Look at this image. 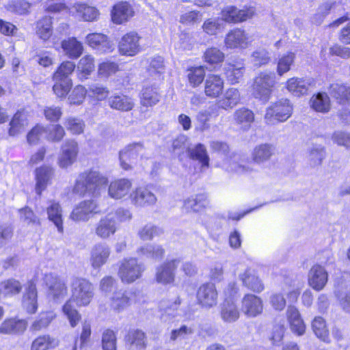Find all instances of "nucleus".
I'll use <instances>...</instances> for the list:
<instances>
[{"label":"nucleus","instance_id":"4","mask_svg":"<svg viewBox=\"0 0 350 350\" xmlns=\"http://www.w3.org/2000/svg\"><path fill=\"white\" fill-rule=\"evenodd\" d=\"M210 146L213 150L219 154L221 161L217 162V167L228 172L241 174L247 172L245 166L237 163L236 155H228L229 148L226 143L215 141L212 142Z\"/></svg>","mask_w":350,"mask_h":350},{"label":"nucleus","instance_id":"10","mask_svg":"<svg viewBox=\"0 0 350 350\" xmlns=\"http://www.w3.org/2000/svg\"><path fill=\"white\" fill-rule=\"evenodd\" d=\"M140 37L135 31L126 33L120 40L118 51L122 55L133 57L141 51Z\"/></svg>","mask_w":350,"mask_h":350},{"label":"nucleus","instance_id":"22","mask_svg":"<svg viewBox=\"0 0 350 350\" xmlns=\"http://www.w3.org/2000/svg\"><path fill=\"white\" fill-rule=\"evenodd\" d=\"M179 259H174L164 262L157 269L156 280L163 284H170L174 280V270L180 265Z\"/></svg>","mask_w":350,"mask_h":350},{"label":"nucleus","instance_id":"27","mask_svg":"<svg viewBox=\"0 0 350 350\" xmlns=\"http://www.w3.org/2000/svg\"><path fill=\"white\" fill-rule=\"evenodd\" d=\"M48 219L57 228L58 232H64L63 210L60 204L55 200H49L46 207Z\"/></svg>","mask_w":350,"mask_h":350},{"label":"nucleus","instance_id":"59","mask_svg":"<svg viewBox=\"0 0 350 350\" xmlns=\"http://www.w3.org/2000/svg\"><path fill=\"white\" fill-rule=\"evenodd\" d=\"M88 94V90L82 85H76L68 95V100L70 105H79L82 104Z\"/></svg>","mask_w":350,"mask_h":350},{"label":"nucleus","instance_id":"54","mask_svg":"<svg viewBox=\"0 0 350 350\" xmlns=\"http://www.w3.org/2000/svg\"><path fill=\"white\" fill-rule=\"evenodd\" d=\"M53 91L60 98H65L72 86V79H53Z\"/></svg>","mask_w":350,"mask_h":350},{"label":"nucleus","instance_id":"58","mask_svg":"<svg viewBox=\"0 0 350 350\" xmlns=\"http://www.w3.org/2000/svg\"><path fill=\"white\" fill-rule=\"evenodd\" d=\"M224 27L223 21L219 18H208L204 21L202 27L204 32L210 36L217 35Z\"/></svg>","mask_w":350,"mask_h":350},{"label":"nucleus","instance_id":"23","mask_svg":"<svg viewBox=\"0 0 350 350\" xmlns=\"http://www.w3.org/2000/svg\"><path fill=\"white\" fill-rule=\"evenodd\" d=\"M117 228V221L115 220V215L113 213H109L102 217L97 223L95 228V233L101 239H107L115 234Z\"/></svg>","mask_w":350,"mask_h":350},{"label":"nucleus","instance_id":"5","mask_svg":"<svg viewBox=\"0 0 350 350\" xmlns=\"http://www.w3.org/2000/svg\"><path fill=\"white\" fill-rule=\"evenodd\" d=\"M293 106L288 99H280L267 109L265 120L267 124L273 125L286 121L292 115Z\"/></svg>","mask_w":350,"mask_h":350},{"label":"nucleus","instance_id":"29","mask_svg":"<svg viewBox=\"0 0 350 350\" xmlns=\"http://www.w3.org/2000/svg\"><path fill=\"white\" fill-rule=\"evenodd\" d=\"M286 317L291 331L297 336L305 333L306 325L298 309L294 306H289L286 310Z\"/></svg>","mask_w":350,"mask_h":350},{"label":"nucleus","instance_id":"37","mask_svg":"<svg viewBox=\"0 0 350 350\" xmlns=\"http://www.w3.org/2000/svg\"><path fill=\"white\" fill-rule=\"evenodd\" d=\"M64 54L69 58L76 59L83 51V46L76 38H68L64 40L61 44Z\"/></svg>","mask_w":350,"mask_h":350},{"label":"nucleus","instance_id":"1","mask_svg":"<svg viewBox=\"0 0 350 350\" xmlns=\"http://www.w3.org/2000/svg\"><path fill=\"white\" fill-rule=\"evenodd\" d=\"M94 287L88 280L75 278L71 282V297L62 307L64 315L68 319L70 327H75L79 323L81 316L74 307L88 306L94 297Z\"/></svg>","mask_w":350,"mask_h":350},{"label":"nucleus","instance_id":"14","mask_svg":"<svg viewBox=\"0 0 350 350\" xmlns=\"http://www.w3.org/2000/svg\"><path fill=\"white\" fill-rule=\"evenodd\" d=\"M79 152L78 144L72 139L66 140L62 146L61 153L58 157V164L62 168L72 165L77 159Z\"/></svg>","mask_w":350,"mask_h":350},{"label":"nucleus","instance_id":"40","mask_svg":"<svg viewBox=\"0 0 350 350\" xmlns=\"http://www.w3.org/2000/svg\"><path fill=\"white\" fill-rule=\"evenodd\" d=\"M220 316L224 322L231 323L238 320L240 312L233 301L226 300L221 306Z\"/></svg>","mask_w":350,"mask_h":350},{"label":"nucleus","instance_id":"36","mask_svg":"<svg viewBox=\"0 0 350 350\" xmlns=\"http://www.w3.org/2000/svg\"><path fill=\"white\" fill-rule=\"evenodd\" d=\"M235 124L242 130H248L254 120L253 111L245 107L237 109L233 113Z\"/></svg>","mask_w":350,"mask_h":350},{"label":"nucleus","instance_id":"45","mask_svg":"<svg viewBox=\"0 0 350 350\" xmlns=\"http://www.w3.org/2000/svg\"><path fill=\"white\" fill-rule=\"evenodd\" d=\"M160 98L155 86H144L141 94V104L144 107H152L159 102Z\"/></svg>","mask_w":350,"mask_h":350},{"label":"nucleus","instance_id":"24","mask_svg":"<svg viewBox=\"0 0 350 350\" xmlns=\"http://www.w3.org/2000/svg\"><path fill=\"white\" fill-rule=\"evenodd\" d=\"M111 254L110 247L105 243L95 245L90 254V263L94 269H98L105 265Z\"/></svg>","mask_w":350,"mask_h":350},{"label":"nucleus","instance_id":"9","mask_svg":"<svg viewBox=\"0 0 350 350\" xmlns=\"http://www.w3.org/2000/svg\"><path fill=\"white\" fill-rule=\"evenodd\" d=\"M100 213L94 200H83L77 204L72 211L70 218L75 221H88L94 215Z\"/></svg>","mask_w":350,"mask_h":350},{"label":"nucleus","instance_id":"53","mask_svg":"<svg viewBox=\"0 0 350 350\" xmlns=\"http://www.w3.org/2000/svg\"><path fill=\"white\" fill-rule=\"evenodd\" d=\"M59 345L58 340L49 335L36 338L31 344V350H48L55 348Z\"/></svg>","mask_w":350,"mask_h":350},{"label":"nucleus","instance_id":"2","mask_svg":"<svg viewBox=\"0 0 350 350\" xmlns=\"http://www.w3.org/2000/svg\"><path fill=\"white\" fill-rule=\"evenodd\" d=\"M108 183L107 178L97 171H90L79 175L72 191L83 196L85 194L96 195Z\"/></svg>","mask_w":350,"mask_h":350},{"label":"nucleus","instance_id":"42","mask_svg":"<svg viewBox=\"0 0 350 350\" xmlns=\"http://www.w3.org/2000/svg\"><path fill=\"white\" fill-rule=\"evenodd\" d=\"M136 252L140 257L155 260L161 258L165 252L161 245L150 243L139 247Z\"/></svg>","mask_w":350,"mask_h":350},{"label":"nucleus","instance_id":"18","mask_svg":"<svg viewBox=\"0 0 350 350\" xmlns=\"http://www.w3.org/2000/svg\"><path fill=\"white\" fill-rule=\"evenodd\" d=\"M241 310L247 317H256L263 311L262 300L254 294H246L242 299Z\"/></svg>","mask_w":350,"mask_h":350},{"label":"nucleus","instance_id":"48","mask_svg":"<svg viewBox=\"0 0 350 350\" xmlns=\"http://www.w3.org/2000/svg\"><path fill=\"white\" fill-rule=\"evenodd\" d=\"M36 33L43 40H47L53 33L52 18L45 16L36 24Z\"/></svg>","mask_w":350,"mask_h":350},{"label":"nucleus","instance_id":"11","mask_svg":"<svg viewBox=\"0 0 350 350\" xmlns=\"http://www.w3.org/2000/svg\"><path fill=\"white\" fill-rule=\"evenodd\" d=\"M255 14V8L252 6L245 7L242 10L229 5L221 11V20L228 23H240L250 19Z\"/></svg>","mask_w":350,"mask_h":350},{"label":"nucleus","instance_id":"33","mask_svg":"<svg viewBox=\"0 0 350 350\" xmlns=\"http://www.w3.org/2000/svg\"><path fill=\"white\" fill-rule=\"evenodd\" d=\"M310 84V79L292 77L287 80L286 88L291 94L295 96H301L307 93Z\"/></svg>","mask_w":350,"mask_h":350},{"label":"nucleus","instance_id":"43","mask_svg":"<svg viewBox=\"0 0 350 350\" xmlns=\"http://www.w3.org/2000/svg\"><path fill=\"white\" fill-rule=\"evenodd\" d=\"M111 108L116 110L128 111L134 107L133 99L126 95H114L108 100Z\"/></svg>","mask_w":350,"mask_h":350},{"label":"nucleus","instance_id":"46","mask_svg":"<svg viewBox=\"0 0 350 350\" xmlns=\"http://www.w3.org/2000/svg\"><path fill=\"white\" fill-rule=\"evenodd\" d=\"M310 104L317 112L327 113L330 109V100L325 93L319 92L313 95L310 100Z\"/></svg>","mask_w":350,"mask_h":350},{"label":"nucleus","instance_id":"31","mask_svg":"<svg viewBox=\"0 0 350 350\" xmlns=\"http://www.w3.org/2000/svg\"><path fill=\"white\" fill-rule=\"evenodd\" d=\"M241 100V96L239 90L235 88H228L223 96L218 100L219 107L224 110H230L239 105Z\"/></svg>","mask_w":350,"mask_h":350},{"label":"nucleus","instance_id":"63","mask_svg":"<svg viewBox=\"0 0 350 350\" xmlns=\"http://www.w3.org/2000/svg\"><path fill=\"white\" fill-rule=\"evenodd\" d=\"M224 58V53L216 47L208 48L204 53V61L211 65L219 64Z\"/></svg>","mask_w":350,"mask_h":350},{"label":"nucleus","instance_id":"34","mask_svg":"<svg viewBox=\"0 0 350 350\" xmlns=\"http://www.w3.org/2000/svg\"><path fill=\"white\" fill-rule=\"evenodd\" d=\"M224 70L228 81L231 84L238 83L243 76L245 71L244 63L242 60L228 62Z\"/></svg>","mask_w":350,"mask_h":350},{"label":"nucleus","instance_id":"6","mask_svg":"<svg viewBox=\"0 0 350 350\" xmlns=\"http://www.w3.org/2000/svg\"><path fill=\"white\" fill-rule=\"evenodd\" d=\"M144 271V265L131 258L121 261L118 274L123 283L130 284L139 279Z\"/></svg>","mask_w":350,"mask_h":350},{"label":"nucleus","instance_id":"12","mask_svg":"<svg viewBox=\"0 0 350 350\" xmlns=\"http://www.w3.org/2000/svg\"><path fill=\"white\" fill-rule=\"evenodd\" d=\"M44 281L49 288V295L54 300L64 299L67 295L66 282L53 273H46Z\"/></svg>","mask_w":350,"mask_h":350},{"label":"nucleus","instance_id":"47","mask_svg":"<svg viewBox=\"0 0 350 350\" xmlns=\"http://www.w3.org/2000/svg\"><path fill=\"white\" fill-rule=\"evenodd\" d=\"M312 329L315 336L324 342H331L329 330L325 321L321 317H316L312 322Z\"/></svg>","mask_w":350,"mask_h":350},{"label":"nucleus","instance_id":"7","mask_svg":"<svg viewBox=\"0 0 350 350\" xmlns=\"http://www.w3.org/2000/svg\"><path fill=\"white\" fill-rule=\"evenodd\" d=\"M237 275L243 286L254 293H261L265 289V285L254 269L239 265L237 267Z\"/></svg>","mask_w":350,"mask_h":350},{"label":"nucleus","instance_id":"3","mask_svg":"<svg viewBox=\"0 0 350 350\" xmlns=\"http://www.w3.org/2000/svg\"><path fill=\"white\" fill-rule=\"evenodd\" d=\"M275 84V76L271 72H262L254 79L251 87V94L256 98L267 102Z\"/></svg>","mask_w":350,"mask_h":350},{"label":"nucleus","instance_id":"49","mask_svg":"<svg viewBox=\"0 0 350 350\" xmlns=\"http://www.w3.org/2000/svg\"><path fill=\"white\" fill-rule=\"evenodd\" d=\"M274 152V147L270 144H264L257 146L253 151L252 159L257 163L269 160Z\"/></svg>","mask_w":350,"mask_h":350},{"label":"nucleus","instance_id":"20","mask_svg":"<svg viewBox=\"0 0 350 350\" xmlns=\"http://www.w3.org/2000/svg\"><path fill=\"white\" fill-rule=\"evenodd\" d=\"M87 44L100 53H110L113 50V44L108 37L103 33H92L86 36Z\"/></svg>","mask_w":350,"mask_h":350},{"label":"nucleus","instance_id":"57","mask_svg":"<svg viewBox=\"0 0 350 350\" xmlns=\"http://www.w3.org/2000/svg\"><path fill=\"white\" fill-rule=\"evenodd\" d=\"M163 234L162 228L148 224L141 228L138 231L139 237L143 241H150Z\"/></svg>","mask_w":350,"mask_h":350},{"label":"nucleus","instance_id":"32","mask_svg":"<svg viewBox=\"0 0 350 350\" xmlns=\"http://www.w3.org/2000/svg\"><path fill=\"white\" fill-rule=\"evenodd\" d=\"M69 13L74 15L75 13L85 21H93L96 20L99 12L93 6L85 3H77L69 10Z\"/></svg>","mask_w":350,"mask_h":350},{"label":"nucleus","instance_id":"61","mask_svg":"<svg viewBox=\"0 0 350 350\" xmlns=\"http://www.w3.org/2000/svg\"><path fill=\"white\" fill-rule=\"evenodd\" d=\"M76 65L71 61L63 62L53 73V79H70L69 76L74 72Z\"/></svg>","mask_w":350,"mask_h":350},{"label":"nucleus","instance_id":"16","mask_svg":"<svg viewBox=\"0 0 350 350\" xmlns=\"http://www.w3.org/2000/svg\"><path fill=\"white\" fill-rule=\"evenodd\" d=\"M224 88V80L219 75L208 74L204 83V94L211 98H217L219 97Z\"/></svg>","mask_w":350,"mask_h":350},{"label":"nucleus","instance_id":"60","mask_svg":"<svg viewBox=\"0 0 350 350\" xmlns=\"http://www.w3.org/2000/svg\"><path fill=\"white\" fill-rule=\"evenodd\" d=\"M30 7L31 4L25 0H12L5 5L7 10L20 15L29 13Z\"/></svg>","mask_w":350,"mask_h":350},{"label":"nucleus","instance_id":"8","mask_svg":"<svg viewBox=\"0 0 350 350\" xmlns=\"http://www.w3.org/2000/svg\"><path fill=\"white\" fill-rule=\"evenodd\" d=\"M145 152L144 146L140 143L129 144L119 152L121 167L124 170H132L137 163L138 157H142Z\"/></svg>","mask_w":350,"mask_h":350},{"label":"nucleus","instance_id":"30","mask_svg":"<svg viewBox=\"0 0 350 350\" xmlns=\"http://www.w3.org/2000/svg\"><path fill=\"white\" fill-rule=\"evenodd\" d=\"M25 320L16 318L5 319L0 325V333L3 334H21L27 329Z\"/></svg>","mask_w":350,"mask_h":350},{"label":"nucleus","instance_id":"28","mask_svg":"<svg viewBox=\"0 0 350 350\" xmlns=\"http://www.w3.org/2000/svg\"><path fill=\"white\" fill-rule=\"evenodd\" d=\"M134 14L131 5L127 2H119L113 5L111 10L112 21L118 25L128 21Z\"/></svg>","mask_w":350,"mask_h":350},{"label":"nucleus","instance_id":"62","mask_svg":"<svg viewBox=\"0 0 350 350\" xmlns=\"http://www.w3.org/2000/svg\"><path fill=\"white\" fill-rule=\"evenodd\" d=\"M55 317V314L52 311L42 312L39 314L38 318L32 323L31 328L35 331H40L46 328Z\"/></svg>","mask_w":350,"mask_h":350},{"label":"nucleus","instance_id":"26","mask_svg":"<svg viewBox=\"0 0 350 350\" xmlns=\"http://www.w3.org/2000/svg\"><path fill=\"white\" fill-rule=\"evenodd\" d=\"M35 175L36 192L37 194L41 195L42 192L51 183L54 175V170L51 167L42 166L36 170Z\"/></svg>","mask_w":350,"mask_h":350},{"label":"nucleus","instance_id":"50","mask_svg":"<svg viewBox=\"0 0 350 350\" xmlns=\"http://www.w3.org/2000/svg\"><path fill=\"white\" fill-rule=\"evenodd\" d=\"M189 157L193 160L198 161L202 168L208 167L209 157L208 156L205 146L202 144H198L193 148L189 150Z\"/></svg>","mask_w":350,"mask_h":350},{"label":"nucleus","instance_id":"41","mask_svg":"<svg viewBox=\"0 0 350 350\" xmlns=\"http://www.w3.org/2000/svg\"><path fill=\"white\" fill-rule=\"evenodd\" d=\"M126 340L131 350H144L146 346L145 334L139 329L129 331Z\"/></svg>","mask_w":350,"mask_h":350},{"label":"nucleus","instance_id":"55","mask_svg":"<svg viewBox=\"0 0 350 350\" xmlns=\"http://www.w3.org/2000/svg\"><path fill=\"white\" fill-rule=\"evenodd\" d=\"M130 301L127 293L116 292L111 299V307L113 310L120 312L129 306Z\"/></svg>","mask_w":350,"mask_h":350},{"label":"nucleus","instance_id":"64","mask_svg":"<svg viewBox=\"0 0 350 350\" xmlns=\"http://www.w3.org/2000/svg\"><path fill=\"white\" fill-rule=\"evenodd\" d=\"M103 350H117V336L111 329H106L102 334Z\"/></svg>","mask_w":350,"mask_h":350},{"label":"nucleus","instance_id":"15","mask_svg":"<svg viewBox=\"0 0 350 350\" xmlns=\"http://www.w3.org/2000/svg\"><path fill=\"white\" fill-rule=\"evenodd\" d=\"M197 300L204 308H210L217 303V291L215 284L206 283L201 285L197 291Z\"/></svg>","mask_w":350,"mask_h":350},{"label":"nucleus","instance_id":"56","mask_svg":"<svg viewBox=\"0 0 350 350\" xmlns=\"http://www.w3.org/2000/svg\"><path fill=\"white\" fill-rule=\"evenodd\" d=\"M295 54L293 52H288L281 55L278 60L277 73L279 76H282L288 72L294 63Z\"/></svg>","mask_w":350,"mask_h":350},{"label":"nucleus","instance_id":"25","mask_svg":"<svg viewBox=\"0 0 350 350\" xmlns=\"http://www.w3.org/2000/svg\"><path fill=\"white\" fill-rule=\"evenodd\" d=\"M22 306L29 314H34L37 311V289L36 284L32 280L27 283V286L23 297Z\"/></svg>","mask_w":350,"mask_h":350},{"label":"nucleus","instance_id":"19","mask_svg":"<svg viewBox=\"0 0 350 350\" xmlns=\"http://www.w3.org/2000/svg\"><path fill=\"white\" fill-rule=\"evenodd\" d=\"M132 181L128 178H119L112 181L108 188L109 196L113 199L120 200L129 197L132 188Z\"/></svg>","mask_w":350,"mask_h":350},{"label":"nucleus","instance_id":"51","mask_svg":"<svg viewBox=\"0 0 350 350\" xmlns=\"http://www.w3.org/2000/svg\"><path fill=\"white\" fill-rule=\"evenodd\" d=\"M22 289L21 282L14 278H10L0 283V295L5 297L18 294Z\"/></svg>","mask_w":350,"mask_h":350},{"label":"nucleus","instance_id":"13","mask_svg":"<svg viewBox=\"0 0 350 350\" xmlns=\"http://www.w3.org/2000/svg\"><path fill=\"white\" fill-rule=\"evenodd\" d=\"M252 40L247 33L241 29H234L229 31L225 37L224 44L226 49H243L251 44Z\"/></svg>","mask_w":350,"mask_h":350},{"label":"nucleus","instance_id":"17","mask_svg":"<svg viewBox=\"0 0 350 350\" xmlns=\"http://www.w3.org/2000/svg\"><path fill=\"white\" fill-rule=\"evenodd\" d=\"M328 281V273L324 267L313 265L308 272V282L310 287L319 291L323 289Z\"/></svg>","mask_w":350,"mask_h":350},{"label":"nucleus","instance_id":"44","mask_svg":"<svg viewBox=\"0 0 350 350\" xmlns=\"http://www.w3.org/2000/svg\"><path fill=\"white\" fill-rule=\"evenodd\" d=\"M205 73V68L202 66L188 68L186 76L189 85L192 88L200 86L206 78Z\"/></svg>","mask_w":350,"mask_h":350},{"label":"nucleus","instance_id":"39","mask_svg":"<svg viewBox=\"0 0 350 350\" xmlns=\"http://www.w3.org/2000/svg\"><path fill=\"white\" fill-rule=\"evenodd\" d=\"M94 57L91 55H85L78 62L77 66V77L81 81L87 79L94 71Z\"/></svg>","mask_w":350,"mask_h":350},{"label":"nucleus","instance_id":"35","mask_svg":"<svg viewBox=\"0 0 350 350\" xmlns=\"http://www.w3.org/2000/svg\"><path fill=\"white\" fill-rule=\"evenodd\" d=\"M28 125L27 116L24 111H17L9 124L8 135L15 137L23 132Z\"/></svg>","mask_w":350,"mask_h":350},{"label":"nucleus","instance_id":"21","mask_svg":"<svg viewBox=\"0 0 350 350\" xmlns=\"http://www.w3.org/2000/svg\"><path fill=\"white\" fill-rule=\"evenodd\" d=\"M132 203L137 206H150L154 205L157 199L155 195L146 187L136 188L129 196Z\"/></svg>","mask_w":350,"mask_h":350},{"label":"nucleus","instance_id":"52","mask_svg":"<svg viewBox=\"0 0 350 350\" xmlns=\"http://www.w3.org/2000/svg\"><path fill=\"white\" fill-rule=\"evenodd\" d=\"M329 94L338 103H344L350 97V86L340 83L332 84Z\"/></svg>","mask_w":350,"mask_h":350},{"label":"nucleus","instance_id":"38","mask_svg":"<svg viewBox=\"0 0 350 350\" xmlns=\"http://www.w3.org/2000/svg\"><path fill=\"white\" fill-rule=\"evenodd\" d=\"M208 206V200L205 194L192 196L184 201L183 208L187 212H200Z\"/></svg>","mask_w":350,"mask_h":350}]
</instances>
